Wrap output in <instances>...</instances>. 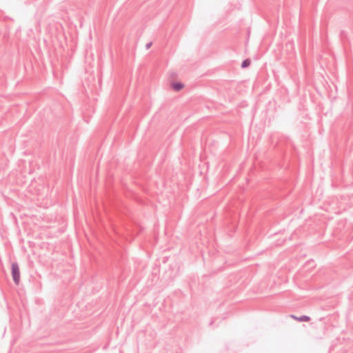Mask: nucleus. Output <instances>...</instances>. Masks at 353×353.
<instances>
[{
    "label": "nucleus",
    "instance_id": "f257e3e1",
    "mask_svg": "<svg viewBox=\"0 0 353 353\" xmlns=\"http://www.w3.org/2000/svg\"><path fill=\"white\" fill-rule=\"evenodd\" d=\"M11 274L13 282L16 285H18L20 281V270L17 262H12L11 264Z\"/></svg>",
    "mask_w": 353,
    "mask_h": 353
},
{
    "label": "nucleus",
    "instance_id": "f03ea898",
    "mask_svg": "<svg viewBox=\"0 0 353 353\" xmlns=\"http://www.w3.org/2000/svg\"><path fill=\"white\" fill-rule=\"evenodd\" d=\"M290 317L299 321V322H307V321H310V317L307 315H302L300 316H296L294 314H291Z\"/></svg>",
    "mask_w": 353,
    "mask_h": 353
},
{
    "label": "nucleus",
    "instance_id": "7ed1b4c3",
    "mask_svg": "<svg viewBox=\"0 0 353 353\" xmlns=\"http://www.w3.org/2000/svg\"><path fill=\"white\" fill-rule=\"evenodd\" d=\"M184 87V84L180 81H174L171 83V88L174 91H180Z\"/></svg>",
    "mask_w": 353,
    "mask_h": 353
},
{
    "label": "nucleus",
    "instance_id": "20e7f679",
    "mask_svg": "<svg viewBox=\"0 0 353 353\" xmlns=\"http://www.w3.org/2000/svg\"><path fill=\"white\" fill-rule=\"evenodd\" d=\"M251 64V61L250 59H244L241 65V68H246Z\"/></svg>",
    "mask_w": 353,
    "mask_h": 353
},
{
    "label": "nucleus",
    "instance_id": "39448f33",
    "mask_svg": "<svg viewBox=\"0 0 353 353\" xmlns=\"http://www.w3.org/2000/svg\"><path fill=\"white\" fill-rule=\"evenodd\" d=\"M152 45V42H150V43H148L146 45H145V48L148 50L149 49L151 46Z\"/></svg>",
    "mask_w": 353,
    "mask_h": 353
},
{
    "label": "nucleus",
    "instance_id": "423d86ee",
    "mask_svg": "<svg viewBox=\"0 0 353 353\" xmlns=\"http://www.w3.org/2000/svg\"><path fill=\"white\" fill-rule=\"evenodd\" d=\"M341 35L343 37V36H345L346 35V32L345 30H341Z\"/></svg>",
    "mask_w": 353,
    "mask_h": 353
},
{
    "label": "nucleus",
    "instance_id": "0eeeda50",
    "mask_svg": "<svg viewBox=\"0 0 353 353\" xmlns=\"http://www.w3.org/2000/svg\"><path fill=\"white\" fill-rule=\"evenodd\" d=\"M214 321H211L210 323V325H212L213 323H214Z\"/></svg>",
    "mask_w": 353,
    "mask_h": 353
}]
</instances>
